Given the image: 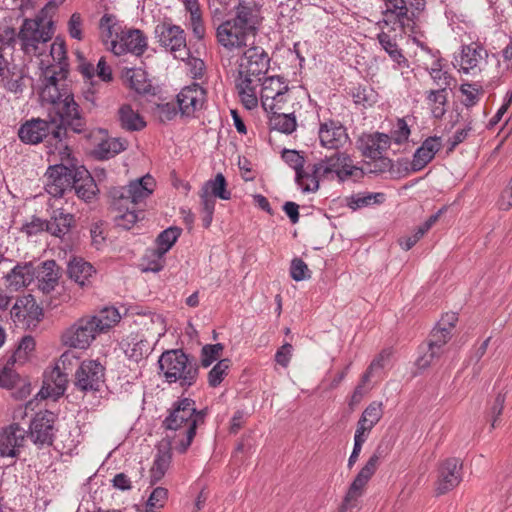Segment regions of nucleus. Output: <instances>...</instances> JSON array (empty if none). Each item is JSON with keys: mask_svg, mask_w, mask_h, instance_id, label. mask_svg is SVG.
<instances>
[{"mask_svg": "<svg viewBox=\"0 0 512 512\" xmlns=\"http://www.w3.org/2000/svg\"><path fill=\"white\" fill-rule=\"evenodd\" d=\"M39 97L43 104H50L48 118L55 125L53 137L62 140L67 128L75 133H82L86 128V120L79 104L75 101L68 80V69L59 65L40 69Z\"/></svg>", "mask_w": 512, "mask_h": 512, "instance_id": "1", "label": "nucleus"}, {"mask_svg": "<svg viewBox=\"0 0 512 512\" xmlns=\"http://www.w3.org/2000/svg\"><path fill=\"white\" fill-rule=\"evenodd\" d=\"M206 415L207 410H197L196 403L191 398L175 401L162 422L169 446L179 453H185L196 436L197 427L204 423Z\"/></svg>", "mask_w": 512, "mask_h": 512, "instance_id": "2", "label": "nucleus"}, {"mask_svg": "<svg viewBox=\"0 0 512 512\" xmlns=\"http://www.w3.org/2000/svg\"><path fill=\"white\" fill-rule=\"evenodd\" d=\"M258 25L255 9L249 3L240 0L235 7V16L216 27V42L228 53L238 52L248 46V40L256 35Z\"/></svg>", "mask_w": 512, "mask_h": 512, "instance_id": "3", "label": "nucleus"}, {"mask_svg": "<svg viewBox=\"0 0 512 512\" xmlns=\"http://www.w3.org/2000/svg\"><path fill=\"white\" fill-rule=\"evenodd\" d=\"M269 66L270 58L260 46L249 47L240 57L236 88L246 109L253 110L258 106L257 89Z\"/></svg>", "mask_w": 512, "mask_h": 512, "instance_id": "4", "label": "nucleus"}, {"mask_svg": "<svg viewBox=\"0 0 512 512\" xmlns=\"http://www.w3.org/2000/svg\"><path fill=\"white\" fill-rule=\"evenodd\" d=\"M312 185L303 187V192H315L319 188L320 180H338L339 182H358L364 177L361 167L354 164L351 156L346 152L335 151L313 164L311 168Z\"/></svg>", "mask_w": 512, "mask_h": 512, "instance_id": "5", "label": "nucleus"}, {"mask_svg": "<svg viewBox=\"0 0 512 512\" xmlns=\"http://www.w3.org/2000/svg\"><path fill=\"white\" fill-rule=\"evenodd\" d=\"M160 375L168 384H177L183 389L195 385L199 376V366L194 357L182 349L165 351L158 360Z\"/></svg>", "mask_w": 512, "mask_h": 512, "instance_id": "6", "label": "nucleus"}, {"mask_svg": "<svg viewBox=\"0 0 512 512\" xmlns=\"http://www.w3.org/2000/svg\"><path fill=\"white\" fill-rule=\"evenodd\" d=\"M53 33L52 21L41 17L25 19L17 35L21 50L28 56H44Z\"/></svg>", "mask_w": 512, "mask_h": 512, "instance_id": "7", "label": "nucleus"}, {"mask_svg": "<svg viewBox=\"0 0 512 512\" xmlns=\"http://www.w3.org/2000/svg\"><path fill=\"white\" fill-rule=\"evenodd\" d=\"M381 458L380 449L369 457L365 465L358 472L344 497L340 512H357L359 509V499L365 491L369 480L375 474Z\"/></svg>", "mask_w": 512, "mask_h": 512, "instance_id": "8", "label": "nucleus"}, {"mask_svg": "<svg viewBox=\"0 0 512 512\" xmlns=\"http://www.w3.org/2000/svg\"><path fill=\"white\" fill-rule=\"evenodd\" d=\"M154 33L160 46L170 51L175 58L184 60L189 57L186 33L181 26L165 21L156 25Z\"/></svg>", "mask_w": 512, "mask_h": 512, "instance_id": "9", "label": "nucleus"}, {"mask_svg": "<svg viewBox=\"0 0 512 512\" xmlns=\"http://www.w3.org/2000/svg\"><path fill=\"white\" fill-rule=\"evenodd\" d=\"M57 416L55 413L44 410L37 412L32 418L28 438L38 448L44 449L53 445L57 428L55 423Z\"/></svg>", "mask_w": 512, "mask_h": 512, "instance_id": "10", "label": "nucleus"}, {"mask_svg": "<svg viewBox=\"0 0 512 512\" xmlns=\"http://www.w3.org/2000/svg\"><path fill=\"white\" fill-rule=\"evenodd\" d=\"M391 138L388 134L381 132L364 133L358 139V148L366 158L379 160L380 167L375 169L378 172H384L392 167L389 158L383 157V154L389 149Z\"/></svg>", "mask_w": 512, "mask_h": 512, "instance_id": "11", "label": "nucleus"}, {"mask_svg": "<svg viewBox=\"0 0 512 512\" xmlns=\"http://www.w3.org/2000/svg\"><path fill=\"white\" fill-rule=\"evenodd\" d=\"M154 185L153 177L145 175L131 181L127 186L113 188L110 197L116 199L117 207H120L121 201L136 207L152 194Z\"/></svg>", "mask_w": 512, "mask_h": 512, "instance_id": "12", "label": "nucleus"}, {"mask_svg": "<svg viewBox=\"0 0 512 512\" xmlns=\"http://www.w3.org/2000/svg\"><path fill=\"white\" fill-rule=\"evenodd\" d=\"M105 382V368L96 360H84L74 373V386L83 393L100 391Z\"/></svg>", "mask_w": 512, "mask_h": 512, "instance_id": "13", "label": "nucleus"}, {"mask_svg": "<svg viewBox=\"0 0 512 512\" xmlns=\"http://www.w3.org/2000/svg\"><path fill=\"white\" fill-rule=\"evenodd\" d=\"M97 335H99V332L94 325V321L90 316H85L65 330L62 341L72 348L87 349Z\"/></svg>", "mask_w": 512, "mask_h": 512, "instance_id": "14", "label": "nucleus"}, {"mask_svg": "<svg viewBox=\"0 0 512 512\" xmlns=\"http://www.w3.org/2000/svg\"><path fill=\"white\" fill-rule=\"evenodd\" d=\"M260 98L265 111L283 109L287 102L286 94L289 90L287 81L280 76H270L263 79Z\"/></svg>", "mask_w": 512, "mask_h": 512, "instance_id": "15", "label": "nucleus"}, {"mask_svg": "<svg viewBox=\"0 0 512 512\" xmlns=\"http://www.w3.org/2000/svg\"><path fill=\"white\" fill-rule=\"evenodd\" d=\"M148 47V39L146 35L137 28L125 27L123 33L117 41L112 42V46L108 47L114 55L122 56L132 54L142 56Z\"/></svg>", "mask_w": 512, "mask_h": 512, "instance_id": "16", "label": "nucleus"}, {"mask_svg": "<svg viewBox=\"0 0 512 512\" xmlns=\"http://www.w3.org/2000/svg\"><path fill=\"white\" fill-rule=\"evenodd\" d=\"M451 337L452 334L448 330L435 326L429 335L426 350L417 358V366L425 369L436 363L444 354L445 346Z\"/></svg>", "mask_w": 512, "mask_h": 512, "instance_id": "17", "label": "nucleus"}, {"mask_svg": "<svg viewBox=\"0 0 512 512\" xmlns=\"http://www.w3.org/2000/svg\"><path fill=\"white\" fill-rule=\"evenodd\" d=\"M463 478V463L459 458L443 460L438 467L436 492L443 495L457 487Z\"/></svg>", "mask_w": 512, "mask_h": 512, "instance_id": "18", "label": "nucleus"}, {"mask_svg": "<svg viewBox=\"0 0 512 512\" xmlns=\"http://www.w3.org/2000/svg\"><path fill=\"white\" fill-rule=\"evenodd\" d=\"M75 167L63 164L50 166L45 174V190L52 197H62L66 191H71Z\"/></svg>", "mask_w": 512, "mask_h": 512, "instance_id": "19", "label": "nucleus"}, {"mask_svg": "<svg viewBox=\"0 0 512 512\" xmlns=\"http://www.w3.org/2000/svg\"><path fill=\"white\" fill-rule=\"evenodd\" d=\"M206 102V90L198 83L185 86L177 94V104L182 117H195Z\"/></svg>", "mask_w": 512, "mask_h": 512, "instance_id": "20", "label": "nucleus"}, {"mask_svg": "<svg viewBox=\"0 0 512 512\" xmlns=\"http://www.w3.org/2000/svg\"><path fill=\"white\" fill-rule=\"evenodd\" d=\"M487 56L486 49L479 43L472 42L462 45L459 56H455V67H458L459 71L464 74H475L481 71Z\"/></svg>", "mask_w": 512, "mask_h": 512, "instance_id": "21", "label": "nucleus"}, {"mask_svg": "<svg viewBox=\"0 0 512 512\" xmlns=\"http://www.w3.org/2000/svg\"><path fill=\"white\" fill-rule=\"evenodd\" d=\"M10 315L15 323L30 325L33 321H39L43 316L42 308L30 294L18 297L10 310Z\"/></svg>", "mask_w": 512, "mask_h": 512, "instance_id": "22", "label": "nucleus"}, {"mask_svg": "<svg viewBox=\"0 0 512 512\" xmlns=\"http://www.w3.org/2000/svg\"><path fill=\"white\" fill-rule=\"evenodd\" d=\"M55 128L49 118L48 120L32 118L20 126L18 137L25 144L35 145L42 142L49 133L53 135Z\"/></svg>", "mask_w": 512, "mask_h": 512, "instance_id": "23", "label": "nucleus"}, {"mask_svg": "<svg viewBox=\"0 0 512 512\" xmlns=\"http://www.w3.org/2000/svg\"><path fill=\"white\" fill-rule=\"evenodd\" d=\"M25 433L18 423L4 428L0 433V456L16 458L24 444Z\"/></svg>", "mask_w": 512, "mask_h": 512, "instance_id": "24", "label": "nucleus"}, {"mask_svg": "<svg viewBox=\"0 0 512 512\" xmlns=\"http://www.w3.org/2000/svg\"><path fill=\"white\" fill-rule=\"evenodd\" d=\"M320 144L327 149L338 151L348 140L346 128L339 122L328 120L320 124L319 131Z\"/></svg>", "mask_w": 512, "mask_h": 512, "instance_id": "25", "label": "nucleus"}, {"mask_svg": "<svg viewBox=\"0 0 512 512\" xmlns=\"http://www.w3.org/2000/svg\"><path fill=\"white\" fill-rule=\"evenodd\" d=\"M441 147V137L430 136L426 138L413 154L411 170L418 172L426 167L434 159L435 154L440 151Z\"/></svg>", "mask_w": 512, "mask_h": 512, "instance_id": "26", "label": "nucleus"}, {"mask_svg": "<svg viewBox=\"0 0 512 512\" xmlns=\"http://www.w3.org/2000/svg\"><path fill=\"white\" fill-rule=\"evenodd\" d=\"M35 279L38 281V288L44 294H49L58 285L60 268L55 260H46L35 266Z\"/></svg>", "mask_w": 512, "mask_h": 512, "instance_id": "27", "label": "nucleus"}, {"mask_svg": "<svg viewBox=\"0 0 512 512\" xmlns=\"http://www.w3.org/2000/svg\"><path fill=\"white\" fill-rule=\"evenodd\" d=\"M35 275V265L32 262H20L4 276V279L9 287L18 291L28 287L35 280Z\"/></svg>", "mask_w": 512, "mask_h": 512, "instance_id": "28", "label": "nucleus"}, {"mask_svg": "<svg viewBox=\"0 0 512 512\" xmlns=\"http://www.w3.org/2000/svg\"><path fill=\"white\" fill-rule=\"evenodd\" d=\"M73 178L71 190H74L80 199L91 201L96 196L98 188L89 171L84 167H75Z\"/></svg>", "mask_w": 512, "mask_h": 512, "instance_id": "29", "label": "nucleus"}, {"mask_svg": "<svg viewBox=\"0 0 512 512\" xmlns=\"http://www.w3.org/2000/svg\"><path fill=\"white\" fill-rule=\"evenodd\" d=\"M120 207L116 205V199H111V208L115 213L114 223L117 227L130 230L134 225L144 218L143 210L121 201Z\"/></svg>", "mask_w": 512, "mask_h": 512, "instance_id": "30", "label": "nucleus"}, {"mask_svg": "<svg viewBox=\"0 0 512 512\" xmlns=\"http://www.w3.org/2000/svg\"><path fill=\"white\" fill-rule=\"evenodd\" d=\"M67 273L69 278L81 288L90 287L96 276L94 266L82 258H73L68 263Z\"/></svg>", "mask_w": 512, "mask_h": 512, "instance_id": "31", "label": "nucleus"}, {"mask_svg": "<svg viewBox=\"0 0 512 512\" xmlns=\"http://www.w3.org/2000/svg\"><path fill=\"white\" fill-rule=\"evenodd\" d=\"M28 79L26 71L13 64L3 76H0V86L8 93L16 97L22 96L26 89V81Z\"/></svg>", "mask_w": 512, "mask_h": 512, "instance_id": "32", "label": "nucleus"}, {"mask_svg": "<svg viewBox=\"0 0 512 512\" xmlns=\"http://www.w3.org/2000/svg\"><path fill=\"white\" fill-rule=\"evenodd\" d=\"M126 26L118 17L111 13H105L99 20L98 28L102 42L108 48L113 41H117Z\"/></svg>", "mask_w": 512, "mask_h": 512, "instance_id": "33", "label": "nucleus"}, {"mask_svg": "<svg viewBox=\"0 0 512 512\" xmlns=\"http://www.w3.org/2000/svg\"><path fill=\"white\" fill-rule=\"evenodd\" d=\"M282 159L288 164L292 169L295 170L296 177L295 181L298 186L303 191V187L307 185H312L311 182V172H306L304 170L305 158L296 150L284 149L281 154Z\"/></svg>", "mask_w": 512, "mask_h": 512, "instance_id": "34", "label": "nucleus"}, {"mask_svg": "<svg viewBox=\"0 0 512 512\" xmlns=\"http://www.w3.org/2000/svg\"><path fill=\"white\" fill-rule=\"evenodd\" d=\"M74 215L63 209H55L47 223V232L55 237L62 238L68 234L74 224Z\"/></svg>", "mask_w": 512, "mask_h": 512, "instance_id": "35", "label": "nucleus"}, {"mask_svg": "<svg viewBox=\"0 0 512 512\" xmlns=\"http://www.w3.org/2000/svg\"><path fill=\"white\" fill-rule=\"evenodd\" d=\"M377 40L381 48L389 55L390 59L394 62V68H409V61L404 56L402 49L399 48L394 37L382 31L377 35Z\"/></svg>", "mask_w": 512, "mask_h": 512, "instance_id": "36", "label": "nucleus"}, {"mask_svg": "<svg viewBox=\"0 0 512 512\" xmlns=\"http://www.w3.org/2000/svg\"><path fill=\"white\" fill-rule=\"evenodd\" d=\"M384 9L382 11L383 19L378 22V25L383 28V25H391L393 20L407 19L408 7L407 0H383Z\"/></svg>", "mask_w": 512, "mask_h": 512, "instance_id": "37", "label": "nucleus"}, {"mask_svg": "<svg viewBox=\"0 0 512 512\" xmlns=\"http://www.w3.org/2000/svg\"><path fill=\"white\" fill-rule=\"evenodd\" d=\"M117 120L122 129L130 132L140 131L146 126L143 118L129 104L119 107Z\"/></svg>", "mask_w": 512, "mask_h": 512, "instance_id": "38", "label": "nucleus"}, {"mask_svg": "<svg viewBox=\"0 0 512 512\" xmlns=\"http://www.w3.org/2000/svg\"><path fill=\"white\" fill-rule=\"evenodd\" d=\"M49 47V54L45 55L46 59H40L39 68L45 69L46 67L59 65L63 69H68L67 55L65 43L56 39Z\"/></svg>", "mask_w": 512, "mask_h": 512, "instance_id": "39", "label": "nucleus"}, {"mask_svg": "<svg viewBox=\"0 0 512 512\" xmlns=\"http://www.w3.org/2000/svg\"><path fill=\"white\" fill-rule=\"evenodd\" d=\"M426 103L431 115L435 119H442L447 112L448 94L447 90L432 89L426 92Z\"/></svg>", "mask_w": 512, "mask_h": 512, "instance_id": "40", "label": "nucleus"}, {"mask_svg": "<svg viewBox=\"0 0 512 512\" xmlns=\"http://www.w3.org/2000/svg\"><path fill=\"white\" fill-rule=\"evenodd\" d=\"M282 109L268 110L269 125L281 133L291 134L296 130L297 122L293 113H282Z\"/></svg>", "mask_w": 512, "mask_h": 512, "instance_id": "41", "label": "nucleus"}, {"mask_svg": "<svg viewBox=\"0 0 512 512\" xmlns=\"http://www.w3.org/2000/svg\"><path fill=\"white\" fill-rule=\"evenodd\" d=\"M5 35L0 37V76L4 75L13 65L12 53L14 50L15 43V31L14 29H6Z\"/></svg>", "mask_w": 512, "mask_h": 512, "instance_id": "42", "label": "nucleus"}, {"mask_svg": "<svg viewBox=\"0 0 512 512\" xmlns=\"http://www.w3.org/2000/svg\"><path fill=\"white\" fill-rule=\"evenodd\" d=\"M90 317L94 321L99 334L106 333L121 319L120 313L115 307H104L97 314Z\"/></svg>", "mask_w": 512, "mask_h": 512, "instance_id": "43", "label": "nucleus"}, {"mask_svg": "<svg viewBox=\"0 0 512 512\" xmlns=\"http://www.w3.org/2000/svg\"><path fill=\"white\" fill-rule=\"evenodd\" d=\"M127 141L121 138H109L100 142L94 149V155L101 160L110 159L127 148Z\"/></svg>", "mask_w": 512, "mask_h": 512, "instance_id": "44", "label": "nucleus"}, {"mask_svg": "<svg viewBox=\"0 0 512 512\" xmlns=\"http://www.w3.org/2000/svg\"><path fill=\"white\" fill-rule=\"evenodd\" d=\"M171 449V446L165 449H158L153 465L150 469V478L152 483L160 481L167 472L172 459Z\"/></svg>", "mask_w": 512, "mask_h": 512, "instance_id": "45", "label": "nucleus"}, {"mask_svg": "<svg viewBox=\"0 0 512 512\" xmlns=\"http://www.w3.org/2000/svg\"><path fill=\"white\" fill-rule=\"evenodd\" d=\"M181 229L178 227H169L162 231L156 238V249L154 254L158 259H162L163 256L172 248L177 239L181 235Z\"/></svg>", "mask_w": 512, "mask_h": 512, "instance_id": "46", "label": "nucleus"}, {"mask_svg": "<svg viewBox=\"0 0 512 512\" xmlns=\"http://www.w3.org/2000/svg\"><path fill=\"white\" fill-rule=\"evenodd\" d=\"M437 89L448 90L452 83L455 81L454 77L446 70L443 69V59L438 58L433 61L431 67L428 69Z\"/></svg>", "mask_w": 512, "mask_h": 512, "instance_id": "47", "label": "nucleus"}, {"mask_svg": "<svg viewBox=\"0 0 512 512\" xmlns=\"http://www.w3.org/2000/svg\"><path fill=\"white\" fill-rule=\"evenodd\" d=\"M152 351L151 343L143 338H138L137 336L132 338V341L128 343L127 348L125 349L126 356L136 362L146 359Z\"/></svg>", "mask_w": 512, "mask_h": 512, "instance_id": "48", "label": "nucleus"}, {"mask_svg": "<svg viewBox=\"0 0 512 512\" xmlns=\"http://www.w3.org/2000/svg\"><path fill=\"white\" fill-rule=\"evenodd\" d=\"M226 186L227 182L224 175L222 173H218L213 179L204 183L201 191L207 192L215 198L229 200L231 198V192L226 189Z\"/></svg>", "mask_w": 512, "mask_h": 512, "instance_id": "49", "label": "nucleus"}, {"mask_svg": "<svg viewBox=\"0 0 512 512\" xmlns=\"http://www.w3.org/2000/svg\"><path fill=\"white\" fill-rule=\"evenodd\" d=\"M35 346L36 343L32 336H24L12 356L7 361V364H24L35 350Z\"/></svg>", "mask_w": 512, "mask_h": 512, "instance_id": "50", "label": "nucleus"}, {"mask_svg": "<svg viewBox=\"0 0 512 512\" xmlns=\"http://www.w3.org/2000/svg\"><path fill=\"white\" fill-rule=\"evenodd\" d=\"M425 5V0H407V19H405V21L393 20L391 24L398 25L402 30H405L406 28L412 29L415 25V20L418 17L419 13L425 9Z\"/></svg>", "mask_w": 512, "mask_h": 512, "instance_id": "51", "label": "nucleus"}, {"mask_svg": "<svg viewBox=\"0 0 512 512\" xmlns=\"http://www.w3.org/2000/svg\"><path fill=\"white\" fill-rule=\"evenodd\" d=\"M131 89L138 94H147L152 90L151 82L142 69H131L127 73Z\"/></svg>", "mask_w": 512, "mask_h": 512, "instance_id": "52", "label": "nucleus"}, {"mask_svg": "<svg viewBox=\"0 0 512 512\" xmlns=\"http://www.w3.org/2000/svg\"><path fill=\"white\" fill-rule=\"evenodd\" d=\"M385 200L386 195L382 192L357 194L350 198L348 206L356 210L373 204H382Z\"/></svg>", "mask_w": 512, "mask_h": 512, "instance_id": "53", "label": "nucleus"}, {"mask_svg": "<svg viewBox=\"0 0 512 512\" xmlns=\"http://www.w3.org/2000/svg\"><path fill=\"white\" fill-rule=\"evenodd\" d=\"M200 200L201 212L203 214L202 225L204 228H209L213 221L216 198L213 197V195L208 194L207 192L200 191Z\"/></svg>", "mask_w": 512, "mask_h": 512, "instance_id": "54", "label": "nucleus"}, {"mask_svg": "<svg viewBox=\"0 0 512 512\" xmlns=\"http://www.w3.org/2000/svg\"><path fill=\"white\" fill-rule=\"evenodd\" d=\"M391 356V352L389 350H383L381 351L370 363L367 370L362 375V382L368 383L371 379V377L378 372L379 370H382L388 363L389 358Z\"/></svg>", "mask_w": 512, "mask_h": 512, "instance_id": "55", "label": "nucleus"}, {"mask_svg": "<svg viewBox=\"0 0 512 512\" xmlns=\"http://www.w3.org/2000/svg\"><path fill=\"white\" fill-rule=\"evenodd\" d=\"M230 366L229 359H221L208 373V383L211 387H217L224 377L227 375V371Z\"/></svg>", "mask_w": 512, "mask_h": 512, "instance_id": "56", "label": "nucleus"}, {"mask_svg": "<svg viewBox=\"0 0 512 512\" xmlns=\"http://www.w3.org/2000/svg\"><path fill=\"white\" fill-rule=\"evenodd\" d=\"M460 91L464 96L462 103L466 107L474 106L480 100L482 95V88L476 84L464 83L460 87Z\"/></svg>", "mask_w": 512, "mask_h": 512, "instance_id": "57", "label": "nucleus"}, {"mask_svg": "<svg viewBox=\"0 0 512 512\" xmlns=\"http://www.w3.org/2000/svg\"><path fill=\"white\" fill-rule=\"evenodd\" d=\"M91 244L101 250L106 245L107 232L103 222H94L90 226Z\"/></svg>", "mask_w": 512, "mask_h": 512, "instance_id": "58", "label": "nucleus"}, {"mask_svg": "<svg viewBox=\"0 0 512 512\" xmlns=\"http://www.w3.org/2000/svg\"><path fill=\"white\" fill-rule=\"evenodd\" d=\"M410 134L411 131L405 119L399 118L389 137L391 141L401 145L408 141Z\"/></svg>", "mask_w": 512, "mask_h": 512, "instance_id": "59", "label": "nucleus"}, {"mask_svg": "<svg viewBox=\"0 0 512 512\" xmlns=\"http://www.w3.org/2000/svg\"><path fill=\"white\" fill-rule=\"evenodd\" d=\"M221 343L207 344L201 349V364L203 367H209L214 361L218 359L223 350Z\"/></svg>", "mask_w": 512, "mask_h": 512, "instance_id": "60", "label": "nucleus"}, {"mask_svg": "<svg viewBox=\"0 0 512 512\" xmlns=\"http://www.w3.org/2000/svg\"><path fill=\"white\" fill-rule=\"evenodd\" d=\"M290 276L293 280L299 282L309 279L311 277V271L301 258H294L290 265Z\"/></svg>", "mask_w": 512, "mask_h": 512, "instance_id": "61", "label": "nucleus"}, {"mask_svg": "<svg viewBox=\"0 0 512 512\" xmlns=\"http://www.w3.org/2000/svg\"><path fill=\"white\" fill-rule=\"evenodd\" d=\"M472 129H473L472 122L469 121L465 125V127H463L462 129L456 130V132L447 141V144H448L447 152L448 153L452 152L459 144L464 142L468 138Z\"/></svg>", "mask_w": 512, "mask_h": 512, "instance_id": "62", "label": "nucleus"}, {"mask_svg": "<svg viewBox=\"0 0 512 512\" xmlns=\"http://www.w3.org/2000/svg\"><path fill=\"white\" fill-rule=\"evenodd\" d=\"M368 422L376 425L383 416V403L379 401L371 402L361 414Z\"/></svg>", "mask_w": 512, "mask_h": 512, "instance_id": "63", "label": "nucleus"}, {"mask_svg": "<svg viewBox=\"0 0 512 512\" xmlns=\"http://www.w3.org/2000/svg\"><path fill=\"white\" fill-rule=\"evenodd\" d=\"M156 113L161 122H167L173 120L180 111L178 104L175 105L174 103L168 102L158 104L156 107Z\"/></svg>", "mask_w": 512, "mask_h": 512, "instance_id": "64", "label": "nucleus"}]
</instances>
